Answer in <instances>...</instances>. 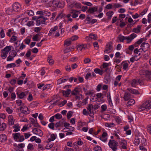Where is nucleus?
Segmentation results:
<instances>
[{
  "label": "nucleus",
  "instance_id": "c03bdc74",
  "mask_svg": "<svg viewBox=\"0 0 151 151\" xmlns=\"http://www.w3.org/2000/svg\"><path fill=\"white\" fill-rule=\"evenodd\" d=\"M114 124L113 123H106L105 124V126L108 127H113L114 126Z\"/></svg>",
  "mask_w": 151,
  "mask_h": 151
},
{
  "label": "nucleus",
  "instance_id": "9d476101",
  "mask_svg": "<svg viewBox=\"0 0 151 151\" xmlns=\"http://www.w3.org/2000/svg\"><path fill=\"white\" fill-rule=\"evenodd\" d=\"M12 9L14 11L18 12L21 10V7L18 3L15 2L12 5Z\"/></svg>",
  "mask_w": 151,
  "mask_h": 151
},
{
  "label": "nucleus",
  "instance_id": "5fc2aeb1",
  "mask_svg": "<svg viewBox=\"0 0 151 151\" xmlns=\"http://www.w3.org/2000/svg\"><path fill=\"white\" fill-rule=\"evenodd\" d=\"M88 98V97H86L83 100L81 103L82 105H85L87 104L88 102L87 101Z\"/></svg>",
  "mask_w": 151,
  "mask_h": 151
},
{
  "label": "nucleus",
  "instance_id": "0eeeda50",
  "mask_svg": "<svg viewBox=\"0 0 151 151\" xmlns=\"http://www.w3.org/2000/svg\"><path fill=\"white\" fill-rule=\"evenodd\" d=\"M47 19V18L44 17L42 15H40L38 17V20L36 21V24L37 25H39L40 24H45V21Z\"/></svg>",
  "mask_w": 151,
  "mask_h": 151
},
{
  "label": "nucleus",
  "instance_id": "0e129e2a",
  "mask_svg": "<svg viewBox=\"0 0 151 151\" xmlns=\"http://www.w3.org/2000/svg\"><path fill=\"white\" fill-rule=\"evenodd\" d=\"M54 116L56 119H61L62 117V115L59 113H57L56 114L54 115Z\"/></svg>",
  "mask_w": 151,
  "mask_h": 151
},
{
  "label": "nucleus",
  "instance_id": "79ce46f5",
  "mask_svg": "<svg viewBox=\"0 0 151 151\" xmlns=\"http://www.w3.org/2000/svg\"><path fill=\"white\" fill-rule=\"evenodd\" d=\"M73 48L70 47H68L64 50V52L65 53H66L72 51V50Z\"/></svg>",
  "mask_w": 151,
  "mask_h": 151
},
{
  "label": "nucleus",
  "instance_id": "2f4dec72",
  "mask_svg": "<svg viewBox=\"0 0 151 151\" xmlns=\"http://www.w3.org/2000/svg\"><path fill=\"white\" fill-rule=\"evenodd\" d=\"M141 138L138 136H136L134 141V144L135 145H138L139 143L140 140Z\"/></svg>",
  "mask_w": 151,
  "mask_h": 151
},
{
  "label": "nucleus",
  "instance_id": "4d7b16f0",
  "mask_svg": "<svg viewBox=\"0 0 151 151\" xmlns=\"http://www.w3.org/2000/svg\"><path fill=\"white\" fill-rule=\"evenodd\" d=\"M107 98L108 102H109L110 104H112V101H111V96L110 93L108 94Z\"/></svg>",
  "mask_w": 151,
  "mask_h": 151
},
{
  "label": "nucleus",
  "instance_id": "ddd939ff",
  "mask_svg": "<svg viewBox=\"0 0 151 151\" xmlns=\"http://www.w3.org/2000/svg\"><path fill=\"white\" fill-rule=\"evenodd\" d=\"M32 132L35 134L38 135L40 136H42L43 135L42 131L40 129L35 128L32 129Z\"/></svg>",
  "mask_w": 151,
  "mask_h": 151
},
{
  "label": "nucleus",
  "instance_id": "412c9836",
  "mask_svg": "<svg viewBox=\"0 0 151 151\" xmlns=\"http://www.w3.org/2000/svg\"><path fill=\"white\" fill-rule=\"evenodd\" d=\"M93 106L92 104H89L88 105L87 108V110L89 111V112L90 113V114H92V116H91L92 117H94L93 112L91 111V109L93 108Z\"/></svg>",
  "mask_w": 151,
  "mask_h": 151
},
{
  "label": "nucleus",
  "instance_id": "9b49d317",
  "mask_svg": "<svg viewBox=\"0 0 151 151\" xmlns=\"http://www.w3.org/2000/svg\"><path fill=\"white\" fill-rule=\"evenodd\" d=\"M112 43L111 42H108L106 46V49L104 52L106 53H109L111 52L110 50L112 49Z\"/></svg>",
  "mask_w": 151,
  "mask_h": 151
},
{
  "label": "nucleus",
  "instance_id": "5701e85b",
  "mask_svg": "<svg viewBox=\"0 0 151 151\" xmlns=\"http://www.w3.org/2000/svg\"><path fill=\"white\" fill-rule=\"evenodd\" d=\"M17 94L18 98L20 99H23L26 96V94L24 92L17 93Z\"/></svg>",
  "mask_w": 151,
  "mask_h": 151
},
{
  "label": "nucleus",
  "instance_id": "b1692460",
  "mask_svg": "<svg viewBox=\"0 0 151 151\" xmlns=\"http://www.w3.org/2000/svg\"><path fill=\"white\" fill-rule=\"evenodd\" d=\"M127 90L132 94H139V93L137 90L131 88H128Z\"/></svg>",
  "mask_w": 151,
  "mask_h": 151
},
{
  "label": "nucleus",
  "instance_id": "393cba45",
  "mask_svg": "<svg viewBox=\"0 0 151 151\" xmlns=\"http://www.w3.org/2000/svg\"><path fill=\"white\" fill-rule=\"evenodd\" d=\"M13 128L14 129L13 132H16L19 131L20 129V127L18 124H15L13 126Z\"/></svg>",
  "mask_w": 151,
  "mask_h": 151
},
{
  "label": "nucleus",
  "instance_id": "6e6552de",
  "mask_svg": "<svg viewBox=\"0 0 151 151\" xmlns=\"http://www.w3.org/2000/svg\"><path fill=\"white\" fill-rule=\"evenodd\" d=\"M127 142L123 139L119 142V145L121 149H127Z\"/></svg>",
  "mask_w": 151,
  "mask_h": 151
},
{
  "label": "nucleus",
  "instance_id": "7ed1b4c3",
  "mask_svg": "<svg viewBox=\"0 0 151 151\" xmlns=\"http://www.w3.org/2000/svg\"><path fill=\"white\" fill-rule=\"evenodd\" d=\"M118 142L114 140L110 139L108 143V145L113 151H116L117 149Z\"/></svg>",
  "mask_w": 151,
  "mask_h": 151
},
{
  "label": "nucleus",
  "instance_id": "680f3d73",
  "mask_svg": "<svg viewBox=\"0 0 151 151\" xmlns=\"http://www.w3.org/2000/svg\"><path fill=\"white\" fill-rule=\"evenodd\" d=\"M14 57L9 54V56L6 58V60L7 61H11L14 60Z\"/></svg>",
  "mask_w": 151,
  "mask_h": 151
},
{
  "label": "nucleus",
  "instance_id": "2eb2a0df",
  "mask_svg": "<svg viewBox=\"0 0 151 151\" xmlns=\"http://www.w3.org/2000/svg\"><path fill=\"white\" fill-rule=\"evenodd\" d=\"M15 119L12 115H10L8 117V124L9 125H12L14 124Z\"/></svg>",
  "mask_w": 151,
  "mask_h": 151
},
{
  "label": "nucleus",
  "instance_id": "cd10ccee",
  "mask_svg": "<svg viewBox=\"0 0 151 151\" xmlns=\"http://www.w3.org/2000/svg\"><path fill=\"white\" fill-rule=\"evenodd\" d=\"M58 29V27L55 26L54 27L52 28L50 30L48 34L49 36H50L52 35L53 32H55Z\"/></svg>",
  "mask_w": 151,
  "mask_h": 151
},
{
  "label": "nucleus",
  "instance_id": "c9c22d12",
  "mask_svg": "<svg viewBox=\"0 0 151 151\" xmlns=\"http://www.w3.org/2000/svg\"><path fill=\"white\" fill-rule=\"evenodd\" d=\"M94 72L96 73H98L100 75H102L103 73V70H100L98 68H96L94 70Z\"/></svg>",
  "mask_w": 151,
  "mask_h": 151
},
{
  "label": "nucleus",
  "instance_id": "f704fd0d",
  "mask_svg": "<svg viewBox=\"0 0 151 151\" xmlns=\"http://www.w3.org/2000/svg\"><path fill=\"white\" fill-rule=\"evenodd\" d=\"M70 89H68L66 91H63V95L65 96L66 97H68V95L70 94Z\"/></svg>",
  "mask_w": 151,
  "mask_h": 151
},
{
  "label": "nucleus",
  "instance_id": "338daca9",
  "mask_svg": "<svg viewBox=\"0 0 151 151\" xmlns=\"http://www.w3.org/2000/svg\"><path fill=\"white\" fill-rule=\"evenodd\" d=\"M122 59L121 58H114V60L115 62L116 63H119L122 61Z\"/></svg>",
  "mask_w": 151,
  "mask_h": 151
},
{
  "label": "nucleus",
  "instance_id": "1a4fd4ad",
  "mask_svg": "<svg viewBox=\"0 0 151 151\" xmlns=\"http://www.w3.org/2000/svg\"><path fill=\"white\" fill-rule=\"evenodd\" d=\"M142 83L143 81L140 79L137 80L136 79H134L131 82V86L133 87H135L138 83L141 85L142 84Z\"/></svg>",
  "mask_w": 151,
  "mask_h": 151
},
{
  "label": "nucleus",
  "instance_id": "bb28decb",
  "mask_svg": "<svg viewBox=\"0 0 151 151\" xmlns=\"http://www.w3.org/2000/svg\"><path fill=\"white\" fill-rule=\"evenodd\" d=\"M121 64L123 66V69L124 70H126L127 69L129 64L126 61H123Z\"/></svg>",
  "mask_w": 151,
  "mask_h": 151
},
{
  "label": "nucleus",
  "instance_id": "dca6fc26",
  "mask_svg": "<svg viewBox=\"0 0 151 151\" xmlns=\"http://www.w3.org/2000/svg\"><path fill=\"white\" fill-rule=\"evenodd\" d=\"M30 123L32 124L35 127H39L38 123L37 121H35V119L32 118H30Z\"/></svg>",
  "mask_w": 151,
  "mask_h": 151
},
{
  "label": "nucleus",
  "instance_id": "f8f14e48",
  "mask_svg": "<svg viewBox=\"0 0 151 151\" xmlns=\"http://www.w3.org/2000/svg\"><path fill=\"white\" fill-rule=\"evenodd\" d=\"M20 109L22 113L27 114H29L30 111L28 110V108L26 106H21Z\"/></svg>",
  "mask_w": 151,
  "mask_h": 151
},
{
  "label": "nucleus",
  "instance_id": "3c124183",
  "mask_svg": "<svg viewBox=\"0 0 151 151\" xmlns=\"http://www.w3.org/2000/svg\"><path fill=\"white\" fill-rule=\"evenodd\" d=\"M48 127L50 129H54L55 124L54 123L51 122L49 124Z\"/></svg>",
  "mask_w": 151,
  "mask_h": 151
},
{
  "label": "nucleus",
  "instance_id": "58836bf2",
  "mask_svg": "<svg viewBox=\"0 0 151 151\" xmlns=\"http://www.w3.org/2000/svg\"><path fill=\"white\" fill-rule=\"evenodd\" d=\"M71 43V41L70 40L68 39L65 40L64 44L67 46H69Z\"/></svg>",
  "mask_w": 151,
  "mask_h": 151
},
{
  "label": "nucleus",
  "instance_id": "a878e982",
  "mask_svg": "<svg viewBox=\"0 0 151 151\" xmlns=\"http://www.w3.org/2000/svg\"><path fill=\"white\" fill-rule=\"evenodd\" d=\"M124 99L125 101H127L130 98V93L127 92H126L124 96Z\"/></svg>",
  "mask_w": 151,
  "mask_h": 151
},
{
  "label": "nucleus",
  "instance_id": "7c9ffc66",
  "mask_svg": "<svg viewBox=\"0 0 151 151\" xmlns=\"http://www.w3.org/2000/svg\"><path fill=\"white\" fill-rule=\"evenodd\" d=\"M47 61L50 65H52L54 63V60L52 59V56L49 55L47 57Z\"/></svg>",
  "mask_w": 151,
  "mask_h": 151
},
{
  "label": "nucleus",
  "instance_id": "a19ab883",
  "mask_svg": "<svg viewBox=\"0 0 151 151\" xmlns=\"http://www.w3.org/2000/svg\"><path fill=\"white\" fill-rule=\"evenodd\" d=\"M106 14L108 16V18L110 19L113 14V12L112 11H109L106 13Z\"/></svg>",
  "mask_w": 151,
  "mask_h": 151
},
{
  "label": "nucleus",
  "instance_id": "e2e57ef3",
  "mask_svg": "<svg viewBox=\"0 0 151 151\" xmlns=\"http://www.w3.org/2000/svg\"><path fill=\"white\" fill-rule=\"evenodd\" d=\"M34 147L33 145L31 144H29L27 146V149L30 150H32L34 149Z\"/></svg>",
  "mask_w": 151,
  "mask_h": 151
},
{
  "label": "nucleus",
  "instance_id": "bf43d9fd",
  "mask_svg": "<svg viewBox=\"0 0 151 151\" xmlns=\"http://www.w3.org/2000/svg\"><path fill=\"white\" fill-rule=\"evenodd\" d=\"M40 35L38 34H36L32 37V40L34 41H37L38 40V39Z\"/></svg>",
  "mask_w": 151,
  "mask_h": 151
},
{
  "label": "nucleus",
  "instance_id": "774afa93",
  "mask_svg": "<svg viewBox=\"0 0 151 151\" xmlns=\"http://www.w3.org/2000/svg\"><path fill=\"white\" fill-rule=\"evenodd\" d=\"M93 149L96 151H101V148L99 146H97L94 147Z\"/></svg>",
  "mask_w": 151,
  "mask_h": 151
},
{
  "label": "nucleus",
  "instance_id": "f3484780",
  "mask_svg": "<svg viewBox=\"0 0 151 151\" xmlns=\"http://www.w3.org/2000/svg\"><path fill=\"white\" fill-rule=\"evenodd\" d=\"M97 10L98 8L96 6L91 7L89 9L87 12L90 14H93L94 12L97 11Z\"/></svg>",
  "mask_w": 151,
  "mask_h": 151
},
{
  "label": "nucleus",
  "instance_id": "c85d7f7f",
  "mask_svg": "<svg viewBox=\"0 0 151 151\" xmlns=\"http://www.w3.org/2000/svg\"><path fill=\"white\" fill-rule=\"evenodd\" d=\"M141 28V26L140 25H138L137 28H135L133 29L132 31L136 33H138L140 32V29Z\"/></svg>",
  "mask_w": 151,
  "mask_h": 151
},
{
  "label": "nucleus",
  "instance_id": "ea45409f",
  "mask_svg": "<svg viewBox=\"0 0 151 151\" xmlns=\"http://www.w3.org/2000/svg\"><path fill=\"white\" fill-rule=\"evenodd\" d=\"M89 36L90 37L91 39H93L94 40H96L97 39V37L96 35L91 33L89 35Z\"/></svg>",
  "mask_w": 151,
  "mask_h": 151
},
{
  "label": "nucleus",
  "instance_id": "4468645a",
  "mask_svg": "<svg viewBox=\"0 0 151 151\" xmlns=\"http://www.w3.org/2000/svg\"><path fill=\"white\" fill-rule=\"evenodd\" d=\"M141 47L142 48L143 51H146L150 47V45L148 43H143L141 45Z\"/></svg>",
  "mask_w": 151,
  "mask_h": 151
},
{
  "label": "nucleus",
  "instance_id": "8fccbe9b",
  "mask_svg": "<svg viewBox=\"0 0 151 151\" xmlns=\"http://www.w3.org/2000/svg\"><path fill=\"white\" fill-rule=\"evenodd\" d=\"M16 66V65L15 63H12L11 64H8L6 66V68H11L12 67H14Z\"/></svg>",
  "mask_w": 151,
  "mask_h": 151
},
{
  "label": "nucleus",
  "instance_id": "473e14b6",
  "mask_svg": "<svg viewBox=\"0 0 151 151\" xmlns=\"http://www.w3.org/2000/svg\"><path fill=\"white\" fill-rule=\"evenodd\" d=\"M79 93V91L78 88H75L73 90L71 93V94L73 95H76Z\"/></svg>",
  "mask_w": 151,
  "mask_h": 151
},
{
  "label": "nucleus",
  "instance_id": "c756f323",
  "mask_svg": "<svg viewBox=\"0 0 151 151\" xmlns=\"http://www.w3.org/2000/svg\"><path fill=\"white\" fill-rule=\"evenodd\" d=\"M56 137L57 135L56 134H51L50 136V138L48 139V140L49 142L53 141L56 139Z\"/></svg>",
  "mask_w": 151,
  "mask_h": 151
},
{
  "label": "nucleus",
  "instance_id": "4c0bfd02",
  "mask_svg": "<svg viewBox=\"0 0 151 151\" xmlns=\"http://www.w3.org/2000/svg\"><path fill=\"white\" fill-rule=\"evenodd\" d=\"M135 103V100L133 99H130L128 102L127 105L128 106H131L134 104Z\"/></svg>",
  "mask_w": 151,
  "mask_h": 151
},
{
  "label": "nucleus",
  "instance_id": "6ab92c4d",
  "mask_svg": "<svg viewBox=\"0 0 151 151\" xmlns=\"http://www.w3.org/2000/svg\"><path fill=\"white\" fill-rule=\"evenodd\" d=\"M64 123L63 119L55 123V127L56 128L60 127H63Z\"/></svg>",
  "mask_w": 151,
  "mask_h": 151
},
{
  "label": "nucleus",
  "instance_id": "37998d69",
  "mask_svg": "<svg viewBox=\"0 0 151 151\" xmlns=\"http://www.w3.org/2000/svg\"><path fill=\"white\" fill-rule=\"evenodd\" d=\"M17 104L19 106H23L24 105V104L22 102L21 100H17L16 101Z\"/></svg>",
  "mask_w": 151,
  "mask_h": 151
},
{
  "label": "nucleus",
  "instance_id": "13d9d810",
  "mask_svg": "<svg viewBox=\"0 0 151 151\" xmlns=\"http://www.w3.org/2000/svg\"><path fill=\"white\" fill-rule=\"evenodd\" d=\"M34 24V22L33 21H29L26 24H27L29 27H30L33 26Z\"/></svg>",
  "mask_w": 151,
  "mask_h": 151
},
{
  "label": "nucleus",
  "instance_id": "39448f33",
  "mask_svg": "<svg viewBox=\"0 0 151 151\" xmlns=\"http://www.w3.org/2000/svg\"><path fill=\"white\" fill-rule=\"evenodd\" d=\"M67 5L71 8L79 7L80 6L81 4L74 1L73 0H66Z\"/></svg>",
  "mask_w": 151,
  "mask_h": 151
},
{
  "label": "nucleus",
  "instance_id": "20e7f679",
  "mask_svg": "<svg viewBox=\"0 0 151 151\" xmlns=\"http://www.w3.org/2000/svg\"><path fill=\"white\" fill-rule=\"evenodd\" d=\"M150 71V70H140L139 72V74L141 76V78L140 79L142 80V81L143 80H147Z\"/></svg>",
  "mask_w": 151,
  "mask_h": 151
},
{
  "label": "nucleus",
  "instance_id": "09e8293b",
  "mask_svg": "<svg viewBox=\"0 0 151 151\" xmlns=\"http://www.w3.org/2000/svg\"><path fill=\"white\" fill-rule=\"evenodd\" d=\"M5 36L4 31L3 29H2L0 32V38H4Z\"/></svg>",
  "mask_w": 151,
  "mask_h": 151
},
{
  "label": "nucleus",
  "instance_id": "69168bd1",
  "mask_svg": "<svg viewBox=\"0 0 151 151\" xmlns=\"http://www.w3.org/2000/svg\"><path fill=\"white\" fill-rule=\"evenodd\" d=\"M24 139L23 135H21V134L20 133L18 142H22L23 141Z\"/></svg>",
  "mask_w": 151,
  "mask_h": 151
},
{
  "label": "nucleus",
  "instance_id": "423d86ee",
  "mask_svg": "<svg viewBox=\"0 0 151 151\" xmlns=\"http://www.w3.org/2000/svg\"><path fill=\"white\" fill-rule=\"evenodd\" d=\"M65 5V2L62 1L55 0L52 2V5L55 7L63 8L64 7Z\"/></svg>",
  "mask_w": 151,
  "mask_h": 151
},
{
  "label": "nucleus",
  "instance_id": "de8ad7c7",
  "mask_svg": "<svg viewBox=\"0 0 151 151\" xmlns=\"http://www.w3.org/2000/svg\"><path fill=\"white\" fill-rule=\"evenodd\" d=\"M110 63H104L102 64V68H108L110 65Z\"/></svg>",
  "mask_w": 151,
  "mask_h": 151
},
{
  "label": "nucleus",
  "instance_id": "f03ea898",
  "mask_svg": "<svg viewBox=\"0 0 151 151\" xmlns=\"http://www.w3.org/2000/svg\"><path fill=\"white\" fill-rule=\"evenodd\" d=\"M12 47L11 46H6L1 50V56L2 59H5L7 57V54L11 51Z\"/></svg>",
  "mask_w": 151,
  "mask_h": 151
},
{
  "label": "nucleus",
  "instance_id": "aec40b11",
  "mask_svg": "<svg viewBox=\"0 0 151 151\" xmlns=\"http://www.w3.org/2000/svg\"><path fill=\"white\" fill-rule=\"evenodd\" d=\"M20 135V133L19 132L12 134V137L15 141L18 142Z\"/></svg>",
  "mask_w": 151,
  "mask_h": 151
},
{
  "label": "nucleus",
  "instance_id": "864d4df0",
  "mask_svg": "<svg viewBox=\"0 0 151 151\" xmlns=\"http://www.w3.org/2000/svg\"><path fill=\"white\" fill-rule=\"evenodd\" d=\"M17 39L18 38L17 36L14 35H13L10 39V42H12V40L13 41H15L17 40Z\"/></svg>",
  "mask_w": 151,
  "mask_h": 151
},
{
  "label": "nucleus",
  "instance_id": "f257e3e1",
  "mask_svg": "<svg viewBox=\"0 0 151 151\" xmlns=\"http://www.w3.org/2000/svg\"><path fill=\"white\" fill-rule=\"evenodd\" d=\"M151 108V101L148 100L144 102L143 104L138 106L139 111H141L146 109L148 110Z\"/></svg>",
  "mask_w": 151,
  "mask_h": 151
},
{
  "label": "nucleus",
  "instance_id": "052dcab7",
  "mask_svg": "<svg viewBox=\"0 0 151 151\" xmlns=\"http://www.w3.org/2000/svg\"><path fill=\"white\" fill-rule=\"evenodd\" d=\"M118 38L120 41L122 42H124V40H125V37L123 36H119Z\"/></svg>",
  "mask_w": 151,
  "mask_h": 151
},
{
  "label": "nucleus",
  "instance_id": "4be33fe9",
  "mask_svg": "<svg viewBox=\"0 0 151 151\" xmlns=\"http://www.w3.org/2000/svg\"><path fill=\"white\" fill-rule=\"evenodd\" d=\"M7 139L6 135L4 134H1L0 135V141L4 142Z\"/></svg>",
  "mask_w": 151,
  "mask_h": 151
},
{
  "label": "nucleus",
  "instance_id": "72a5a7b5",
  "mask_svg": "<svg viewBox=\"0 0 151 151\" xmlns=\"http://www.w3.org/2000/svg\"><path fill=\"white\" fill-rule=\"evenodd\" d=\"M6 127V124L4 123H3L0 124V131H2L4 130Z\"/></svg>",
  "mask_w": 151,
  "mask_h": 151
},
{
  "label": "nucleus",
  "instance_id": "603ef678",
  "mask_svg": "<svg viewBox=\"0 0 151 151\" xmlns=\"http://www.w3.org/2000/svg\"><path fill=\"white\" fill-rule=\"evenodd\" d=\"M53 143H48L46 146L45 148L47 149H50L53 147Z\"/></svg>",
  "mask_w": 151,
  "mask_h": 151
},
{
  "label": "nucleus",
  "instance_id": "e433bc0d",
  "mask_svg": "<svg viewBox=\"0 0 151 151\" xmlns=\"http://www.w3.org/2000/svg\"><path fill=\"white\" fill-rule=\"evenodd\" d=\"M9 54L10 55H11L14 58L17 55V52L15 50H13L9 52Z\"/></svg>",
  "mask_w": 151,
  "mask_h": 151
},
{
  "label": "nucleus",
  "instance_id": "a211bd4d",
  "mask_svg": "<svg viewBox=\"0 0 151 151\" xmlns=\"http://www.w3.org/2000/svg\"><path fill=\"white\" fill-rule=\"evenodd\" d=\"M78 11L76 10L73 9L71 10L70 13L73 14V15H72V17L73 18H76L78 17Z\"/></svg>",
  "mask_w": 151,
  "mask_h": 151
},
{
  "label": "nucleus",
  "instance_id": "a18cd8bd",
  "mask_svg": "<svg viewBox=\"0 0 151 151\" xmlns=\"http://www.w3.org/2000/svg\"><path fill=\"white\" fill-rule=\"evenodd\" d=\"M26 13L29 16H33L34 15V12L32 10H27L26 12Z\"/></svg>",
  "mask_w": 151,
  "mask_h": 151
},
{
  "label": "nucleus",
  "instance_id": "49530a36",
  "mask_svg": "<svg viewBox=\"0 0 151 151\" xmlns=\"http://www.w3.org/2000/svg\"><path fill=\"white\" fill-rule=\"evenodd\" d=\"M5 110L9 114H12L13 112L12 109H11L9 107H7L6 108Z\"/></svg>",
  "mask_w": 151,
  "mask_h": 151
},
{
  "label": "nucleus",
  "instance_id": "6e6d98bb",
  "mask_svg": "<svg viewBox=\"0 0 151 151\" xmlns=\"http://www.w3.org/2000/svg\"><path fill=\"white\" fill-rule=\"evenodd\" d=\"M85 46L84 45H80L78 47V48L79 50L80 51H81L83 50H84L85 49V48L86 47V46Z\"/></svg>",
  "mask_w": 151,
  "mask_h": 151
}]
</instances>
